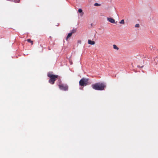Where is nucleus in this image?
I'll list each match as a JSON object with an SVG mask.
<instances>
[{
	"label": "nucleus",
	"mask_w": 158,
	"mask_h": 158,
	"mask_svg": "<svg viewBox=\"0 0 158 158\" xmlns=\"http://www.w3.org/2000/svg\"><path fill=\"white\" fill-rule=\"evenodd\" d=\"M92 87L95 90H102L106 87V85L105 83L98 82L92 85Z\"/></svg>",
	"instance_id": "nucleus-1"
},
{
	"label": "nucleus",
	"mask_w": 158,
	"mask_h": 158,
	"mask_svg": "<svg viewBox=\"0 0 158 158\" xmlns=\"http://www.w3.org/2000/svg\"><path fill=\"white\" fill-rule=\"evenodd\" d=\"M89 79L83 78L79 81V85L81 86H86L88 85Z\"/></svg>",
	"instance_id": "nucleus-2"
},
{
	"label": "nucleus",
	"mask_w": 158,
	"mask_h": 158,
	"mask_svg": "<svg viewBox=\"0 0 158 158\" xmlns=\"http://www.w3.org/2000/svg\"><path fill=\"white\" fill-rule=\"evenodd\" d=\"M60 89L64 91L68 90V86L66 84H61L59 85Z\"/></svg>",
	"instance_id": "nucleus-3"
},
{
	"label": "nucleus",
	"mask_w": 158,
	"mask_h": 158,
	"mask_svg": "<svg viewBox=\"0 0 158 158\" xmlns=\"http://www.w3.org/2000/svg\"><path fill=\"white\" fill-rule=\"evenodd\" d=\"M48 76L50 77V78H51L52 80H56V79L58 77V76L56 75H54L50 73H49L47 74Z\"/></svg>",
	"instance_id": "nucleus-4"
},
{
	"label": "nucleus",
	"mask_w": 158,
	"mask_h": 158,
	"mask_svg": "<svg viewBox=\"0 0 158 158\" xmlns=\"http://www.w3.org/2000/svg\"><path fill=\"white\" fill-rule=\"evenodd\" d=\"M107 19L108 21L112 23H115V20L112 18H107Z\"/></svg>",
	"instance_id": "nucleus-5"
},
{
	"label": "nucleus",
	"mask_w": 158,
	"mask_h": 158,
	"mask_svg": "<svg viewBox=\"0 0 158 158\" xmlns=\"http://www.w3.org/2000/svg\"><path fill=\"white\" fill-rule=\"evenodd\" d=\"M88 43L90 44L94 45L95 44V42L94 41L89 40H88Z\"/></svg>",
	"instance_id": "nucleus-6"
},
{
	"label": "nucleus",
	"mask_w": 158,
	"mask_h": 158,
	"mask_svg": "<svg viewBox=\"0 0 158 158\" xmlns=\"http://www.w3.org/2000/svg\"><path fill=\"white\" fill-rule=\"evenodd\" d=\"M48 82L51 84H53L55 83V80H52L51 78H50V79L49 80Z\"/></svg>",
	"instance_id": "nucleus-7"
},
{
	"label": "nucleus",
	"mask_w": 158,
	"mask_h": 158,
	"mask_svg": "<svg viewBox=\"0 0 158 158\" xmlns=\"http://www.w3.org/2000/svg\"><path fill=\"white\" fill-rule=\"evenodd\" d=\"M78 11L79 13H80V15L82 16L84 14V13L82 11V10L81 9H79L78 10Z\"/></svg>",
	"instance_id": "nucleus-8"
},
{
	"label": "nucleus",
	"mask_w": 158,
	"mask_h": 158,
	"mask_svg": "<svg viewBox=\"0 0 158 158\" xmlns=\"http://www.w3.org/2000/svg\"><path fill=\"white\" fill-rule=\"evenodd\" d=\"M72 34L71 32L70 33H69L68 34V35L66 37V39L67 40L69 38V37H70L72 36Z\"/></svg>",
	"instance_id": "nucleus-9"
},
{
	"label": "nucleus",
	"mask_w": 158,
	"mask_h": 158,
	"mask_svg": "<svg viewBox=\"0 0 158 158\" xmlns=\"http://www.w3.org/2000/svg\"><path fill=\"white\" fill-rule=\"evenodd\" d=\"M113 46V48L114 49H116L117 50H118L119 48L116 45L114 44Z\"/></svg>",
	"instance_id": "nucleus-10"
},
{
	"label": "nucleus",
	"mask_w": 158,
	"mask_h": 158,
	"mask_svg": "<svg viewBox=\"0 0 158 158\" xmlns=\"http://www.w3.org/2000/svg\"><path fill=\"white\" fill-rule=\"evenodd\" d=\"M76 31V29H73L71 31V33H72V34H73V33H75Z\"/></svg>",
	"instance_id": "nucleus-11"
},
{
	"label": "nucleus",
	"mask_w": 158,
	"mask_h": 158,
	"mask_svg": "<svg viewBox=\"0 0 158 158\" xmlns=\"http://www.w3.org/2000/svg\"><path fill=\"white\" fill-rule=\"evenodd\" d=\"M27 41L29 42V43H31V45H32L33 44V41H31V39H28L27 40Z\"/></svg>",
	"instance_id": "nucleus-12"
},
{
	"label": "nucleus",
	"mask_w": 158,
	"mask_h": 158,
	"mask_svg": "<svg viewBox=\"0 0 158 158\" xmlns=\"http://www.w3.org/2000/svg\"><path fill=\"white\" fill-rule=\"evenodd\" d=\"M120 23L123 24H124V20L123 19L120 22Z\"/></svg>",
	"instance_id": "nucleus-13"
},
{
	"label": "nucleus",
	"mask_w": 158,
	"mask_h": 158,
	"mask_svg": "<svg viewBox=\"0 0 158 158\" xmlns=\"http://www.w3.org/2000/svg\"><path fill=\"white\" fill-rule=\"evenodd\" d=\"M139 27V24H136L135 26V27Z\"/></svg>",
	"instance_id": "nucleus-14"
},
{
	"label": "nucleus",
	"mask_w": 158,
	"mask_h": 158,
	"mask_svg": "<svg viewBox=\"0 0 158 158\" xmlns=\"http://www.w3.org/2000/svg\"><path fill=\"white\" fill-rule=\"evenodd\" d=\"M20 0H14V2H19Z\"/></svg>",
	"instance_id": "nucleus-15"
},
{
	"label": "nucleus",
	"mask_w": 158,
	"mask_h": 158,
	"mask_svg": "<svg viewBox=\"0 0 158 158\" xmlns=\"http://www.w3.org/2000/svg\"><path fill=\"white\" fill-rule=\"evenodd\" d=\"M94 5L95 6H98L99 5V4L96 3L94 4Z\"/></svg>",
	"instance_id": "nucleus-16"
}]
</instances>
